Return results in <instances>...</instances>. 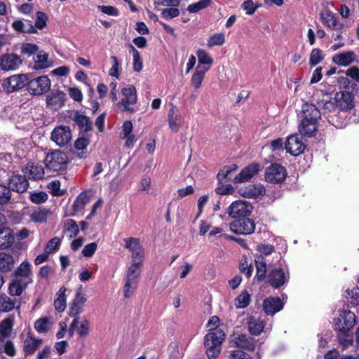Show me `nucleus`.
Wrapping results in <instances>:
<instances>
[{
    "label": "nucleus",
    "instance_id": "nucleus-2",
    "mask_svg": "<svg viewBox=\"0 0 359 359\" xmlns=\"http://www.w3.org/2000/svg\"><path fill=\"white\" fill-rule=\"evenodd\" d=\"M225 339V334L222 330L207 333L203 339L206 354L209 359L215 358L221 352V346Z\"/></svg>",
    "mask_w": 359,
    "mask_h": 359
},
{
    "label": "nucleus",
    "instance_id": "nucleus-27",
    "mask_svg": "<svg viewBox=\"0 0 359 359\" xmlns=\"http://www.w3.org/2000/svg\"><path fill=\"white\" fill-rule=\"evenodd\" d=\"M34 60V64L33 68L36 70H41L53 66L52 62L48 60V53L44 51H39Z\"/></svg>",
    "mask_w": 359,
    "mask_h": 359
},
{
    "label": "nucleus",
    "instance_id": "nucleus-23",
    "mask_svg": "<svg viewBox=\"0 0 359 359\" xmlns=\"http://www.w3.org/2000/svg\"><path fill=\"white\" fill-rule=\"evenodd\" d=\"M168 119L170 129L173 132H178L180 128L181 114L176 106L172 104L168 111Z\"/></svg>",
    "mask_w": 359,
    "mask_h": 359
},
{
    "label": "nucleus",
    "instance_id": "nucleus-56",
    "mask_svg": "<svg viewBox=\"0 0 359 359\" xmlns=\"http://www.w3.org/2000/svg\"><path fill=\"white\" fill-rule=\"evenodd\" d=\"M90 322L84 318L80 323V325L77 327V333L80 337H84L88 334L89 332Z\"/></svg>",
    "mask_w": 359,
    "mask_h": 359
},
{
    "label": "nucleus",
    "instance_id": "nucleus-36",
    "mask_svg": "<svg viewBox=\"0 0 359 359\" xmlns=\"http://www.w3.org/2000/svg\"><path fill=\"white\" fill-rule=\"evenodd\" d=\"M50 214V210L45 208H39L34 210L30 215V218L32 221L37 223H43L46 222L48 215Z\"/></svg>",
    "mask_w": 359,
    "mask_h": 359
},
{
    "label": "nucleus",
    "instance_id": "nucleus-6",
    "mask_svg": "<svg viewBox=\"0 0 359 359\" xmlns=\"http://www.w3.org/2000/svg\"><path fill=\"white\" fill-rule=\"evenodd\" d=\"M253 207L248 201L238 200L233 202L228 208V214L235 219L249 216L252 212Z\"/></svg>",
    "mask_w": 359,
    "mask_h": 359
},
{
    "label": "nucleus",
    "instance_id": "nucleus-5",
    "mask_svg": "<svg viewBox=\"0 0 359 359\" xmlns=\"http://www.w3.org/2000/svg\"><path fill=\"white\" fill-rule=\"evenodd\" d=\"M229 226L231 231L236 234L249 235L255 231V223L247 216L234 219Z\"/></svg>",
    "mask_w": 359,
    "mask_h": 359
},
{
    "label": "nucleus",
    "instance_id": "nucleus-26",
    "mask_svg": "<svg viewBox=\"0 0 359 359\" xmlns=\"http://www.w3.org/2000/svg\"><path fill=\"white\" fill-rule=\"evenodd\" d=\"M248 329L252 335H259L264 328V323L262 320L250 316L247 320Z\"/></svg>",
    "mask_w": 359,
    "mask_h": 359
},
{
    "label": "nucleus",
    "instance_id": "nucleus-19",
    "mask_svg": "<svg viewBox=\"0 0 359 359\" xmlns=\"http://www.w3.org/2000/svg\"><path fill=\"white\" fill-rule=\"evenodd\" d=\"M239 194L245 198H257L265 194L266 190L262 185L249 184L241 187L238 191Z\"/></svg>",
    "mask_w": 359,
    "mask_h": 359
},
{
    "label": "nucleus",
    "instance_id": "nucleus-11",
    "mask_svg": "<svg viewBox=\"0 0 359 359\" xmlns=\"http://www.w3.org/2000/svg\"><path fill=\"white\" fill-rule=\"evenodd\" d=\"M71 139L72 131L69 126L56 127L51 133V140L60 147L67 145Z\"/></svg>",
    "mask_w": 359,
    "mask_h": 359
},
{
    "label": "nucleus",
    "instance_id": "nucleus-45",
    "mask_svg": "<svg viewBox=\"0 0 359 359\" xmlns=\"http://www.w3.org/2000/svg\"><path fill=\"white\" fill-rule=\"evenodd\" d=\"M48 194L44 191H32L29 193L31 201L35 204H41L48 200Z\"/></svg>",
    "mask_w": 359,
    "mask_h": 359
},
{
    "label": "nucleus",
    "instance_id": "nucleus-40",
    "mask_svg": "<svg viewBox=\"0 0 359 359\" xmlns=\"http://www.w3.org/2000/svg\"><path fill=\"white\" fill-rule=\"evenodd\" d=\"M14 260L12 255L5 252H0V271H8L13 266Z\"/></svg>",
    "mask_w": 359,
    "mask_h": 359
},
{
    "label": "nucleus",
    "instance_id": "nucleus-28",
    "mask_svg": "<svg viewBox=\"0 0 359 359\" xmlns=\"http://www.w3.org/2000/svg\"><path fill=\"white\" fill-rule=\"evenodd\" d=\"M73 120L77 124L81 131L88 133L92 130L93 123L88 116L81 114L76 111Z\"/></svg>",
    "mask_w": 359,
    "mask_h": 359
},
{
    "label": "nucleus",
    "instance_id": "nucleus-31",
    "mask_svg": "<svg viewBox=\"0 0 359 359\" xmlns=\"http://www.w3.org/2000/svg\"><path fill=\"white\" fill-rule=\"evenodd\" d=\"M209 69V67L204 66H197L195 72L192 75L191 83L195 88H199L203 81L205 72Z\"/></svg>",
    "mask_w": 359,
    "mask_h": 359
},
{
    "label": "nucleus",
    "instance_id": "nucleus-17",
    "mask_svg": "<svg viewBox=\"0 0 359 359\" xmlns=\"http://www.w3.org/2000/svg\"><path fill=\"white\" fill-rule=\"evenodd\" d=\"M22 64V60L15 54H4L1 57L0 65L3 70L10 71L18 69Z\"/></svg>",
    "mask_w": 359,
    "mask_h": 359
},
{
    "label": "nucleus",
    "instance_id": "nucleus-32",
    "mask_svg": "<svg viewBox=\"0 0 359 359\" xmlns=\"http://www.w3.org/2000/svg\"><path fill=\"white\" fill-rule=\"evenodd\" d=\"M46 24H12V27L18 32L35 33L37 29H42Z\"/></svg>",
    "mask_w": 359,
    "mask_h": 359
},
{
    "label": "nucleus",
    "instance_id": "nucleus-55",
    "mask_svg": "<svg viewBox=\"0 0 359 359\" xmlns=\"http://www.w3.org/2000/svg\"><path fill=\"white\" fill-rule=\"evenodd\" d=\"M347 298L350 299V303L353 306L359 304V288L354 287L352 290L346 291Z\"/></svg>",
    "mask_w": 359,
    "mask_h": 359
},
{
    "label": "nucleus",
    "instance_id": "nucleus-57",
    "mask_svg": "<svg viewBox=\"0 0 359 359\" xmlns=\"http://www.w3.org/2000/svg\"><path fill=\"white\" fill-rule=\"evenodd\" d=\"M339 83L341 88L345 89H351L353 90L357 89V84L353 82L348 77L341 76L339 78Z\"/></svg>",
    "mask_w": 359,
    "mask_h": 359
},
{
    "label": "nucleus",
    "instance_id": "nucleus-54",
    "mask_svg": "<svg viewBox=\"0 0 359 359\" xmlns=\"http://www.w3.org/2000/svg\"><path fill=\"white\" fill-rule=\"evenodd\" d=\"M13 326V320L11 318H6L2 320L0 325V332L1 335L4 338L6 337Z\"/></svg>",
    "mask_w": 359,
    "mask_h": 359
},
{
    "label": "nucleus",
    "instance_id": "nucleus-30",
    "mask_svg": "<svg viewBox=\"0 0 359 359\" xmlns=\"http://www.w3.org/2000/svg\"><path fill=\"white\" fill-rule=\"evenodd\" d=\"M14 242V236L11 229L4 227L0 229V249L11 247Z\"/></svg>",
    "mask_w": 359,
    "mask_h": 359
},
{
    "label": "nucleus",
    "instance_id": "nucleus-7",
    "mask_svg": "<svg viewBox=\"0 0 359 359\" xmlns=\"http://www.w3.org/2000/svg\"><path fill=\"white\" fill-rule=\"evenodd\" d=\"M29 93L34 95H41L50 88V81L47 76H39L27 82Z\"/></svg>",
    "mask_w": 359,
    "mask_h": 359
},
{
    "label": "nucleus",
    "instance_id": "nucleus-39",
    "mask_svg": "<svg viewBox=\"0 0 359 359\" xmlns=\"http://www.w3.org/2000/svg\"><path fill=\"white\" fill-rule=\"evenodd\" d=\"M256 269H257V274L256 278L257 281L262 282L266 276V263L264 260V257H258L257 259L255 260Z\"/></svg>",
    "mask_w": 359,
    "mask_h": 359
},
{
    "label": "nucleus",
    "instance_id": "nucleus-34",
    "mask_svg": "<svg viewBox=\"0 0 359 359\" xmlns=\"http://www.w3.org/2000/svg\"><path fill=\"white\" fill-rule=\"evenodd\" d=\"M142 263L141 261L133 260L131 265L128 267L126 279L129 280L137 281L140 274V267Z\"/></svg>",
    "mask_w": 359,
    "mask_h": 359
},
{
    "label": "nucleus",
    "instance_id": "nucleus-24",
    "mask_svg": "<svg viewBox=\"0 0 359 359\" xmlns=\"http://www.w3.org/2000/svg\"><path fill=\"white\" fill-rule=\"evenodd\" d=\"M20 301L16 297L11 298L6 294L0 295V311L8 312L14 309H18Z\"/></svg>",
    "mask_w": 359,
    "mask_h": 359
},
{
    "label": "nucleus",
    "instance_id": "nucleus-58",
    "mask_svg": "<svg viewBox=\"0 0 359 359\" xmlns=\"http://www.w3.org/2000/svg\"><path fill=\"white\" fill-rule=\"evenodd\" d=\"M48 318H43L36 320L34 328L39 332H46L48 330Z\"/></svg>",
    "mask_w": 359,
    "mask_h": 359
},
{
    "label": "nucleus",
    "instance_id": "nucleus-46",
    "mask_svg": "<svg viewBox=\"0 0 359 359\" xmlns=\"http://www.w3.org/2000/svg\"><path fill=\"white\" fill-rule=\"evenodd\" d=\"M20 52L29 57L39 52V46L34 43H25L21 46Z\"/></svg>",
    "mask_w": 359,
    "mask_h": 359
},
{
    "label": "nucleus",
    "instance_id": "nucleus-42",
    "mask_svg": "<svg viewBox=\"0 0 359 359\" xmlns=\"http://www.w3.org/2000/svg\"><path fill=\"white\" fill-rule=\"evenodd\" d=\"M198 58V63L197 66H203L208 65L210 66L213 63V60L210 54L205 50L199 49L196 53Z\"/></svg>",
    "mask_w": 359,
    "mask_h": 359
},
{
    "label": "nucleus",
    "instance_id": "nucleus-8",
    "mask_svg": "<svg viewBox=\"0 0 359 359\" xmlns=\"http://www.w3.org/2000/svg\"><path fill=\"white\" fill-rule=\"evenodd\" d=\"M355 323V316L350 311H344L338 318H334L335 329L342 333H347Z\"/></svg>",
    "mask_w": 359,
    "mask_h": 359
},
{
    "label": "nucleus",
    "instance_id": "nucleus-4",
    "mask_svg": "<svg viewBox=\"0 0 359 359\" xmlns=\"http://www.w3.org/2000/svg\"><path fill=\"white\" fill-rule=\"evenodd\" d=\"M121 93L124 97L120 102L117 104L118 109L121 111H128L133 114L135 109L130 107L136 104L137 101V90L134 86L130 85L128 87L123 88L121 90Z\"/></svg>",
    "mask_w": 359,
    "mask_h": 359
},
{
    "label": "nucleus",
    "instance_id": "nucleus-62",
    "mask_svg": "<svg viewBox=\"0 0 359 359\" xmlns=\"http://www.w3.org/2000/svg\"><path fill=\"white\" fill-rule=\"evenodd\" d=\"M231 172L230 166H224L217 174V179L219 183H222L223 181H229V175Z\"/></svg>",
    "mask_w": 359,
    "mask_h": 359
},
{
    "label": "nucleus",
    "instance_id": "nucleus-38",
    "mask_svg": "<svg viewBox=\"0 0 359 359\" xmlns=\"http://www.w3.org/2000/svg\"><path fill=\"white\" fill-rule=\"evenodd\" d=\"M14 276H22L25 278H32V271L30 263L27 261L22 262L14 271Z\"/></svg>",
    "mask_w": 359,
    "mask_h": 359
},
{
    "label": "nucleus",
    "instance_id": "nucleus-64",
    "mask_svg": "<svg viewBox=\"0 0 359 359\" xmlns=\"http://www.w3.org/2000/svg\"><path fill=\"white\" fill-rule=\"evenodd\" d=\"M230 359H251L250 356L246 353L239 351L233 350L230 352Z\"/></svg>",
    "mask_w": 359,
    "mask_h": 359
},
{
    "label": "nucleus",
    "instance_id": "nucleus-3",
    "mask_svg": "<svg viewBox=\"0 0 359 359\" xmlns=\"http://www.w3.org/2000/svg\"><path fill=\"white\" fill-rule=\"evenodd\" d=\"M69 163L67 154L60 150L48 153L44 159L46 168L50 171L60 172L66 170Z\"/></svg>",
    "mask_w": 359,
    "mask_h": 359
},
{
    "label": "nucleus",
    "instance_id": "nucleus-13",
    "mask_svg": "<svg viewBox=\"0 0 359 359\" xmlns=\"http://www.w3.org/2000/svg\"><path fill=\"white\" fill-rule=\"evenodd\" d=\"M261 170L260 164L252 163L244 168L233 180L234 183H243L249 181L258 174Z\"/></svg>",
    "mask_w": 359,
    "mask_h": 359
},
{
    "label": "nucleus",
    "instance_id": "nucleus-51",
    "mask_svg": "<svg viewBox=\"0 0 359 359\" xmlns=\"http://www.w3.org/2000/svg\"><path fill=\"white\" fill-rule=\"evenodd\" d=\"M323 59V56L322 55V50L319 48H314L312 50L311 55L309 62L311 66H316L318 63H320Z\"/></svg>",
    "mask_w": 359,
    "mask_h": 359
},
{
    "label": "nucleus",
    "instance_id": "nucleus-21",
    "mask_svg": "<svg viewBox=\"0 0 359 359\" xmlns=\"http://www.w3.org/2000/svg\"><path fill=\"white\" fill-rule=\"evenodd\" d=\"M233 342L236 347L249 351H254L256 346L255 339L245 334H239Z\"/></svg>",
    "mask_w": 359,
    "mask_h": 359
},
{
    "label": "nucleus",
    "instance_id": "nucleus-10",
    "mask_svg": "<svg viewBox=\"0 0 359 359\" xmlns=\"http://www.w3.org/2000/svg\"><path fill=\"white\" fill-rule=\"evenodd\" d=\"M27 80L25 74H15L4 80L2 87L6 92L11 93L24 88Z\"/></svg>",
    "mask_w": 359,
    "mask_h": 359
},
{
    "label": "nucleus",
    "instance_id": "nucleus-44",
    "mask_svg": "<svg viewBox=\"0 0 359 359\" xmlns=\"http://www.w3.org/2000/svg\"><path fill=\"white\" fill-rule=\"evenodd\" d=\"M65 231L71 232L70 238L76 237L79 232L76 222L72 219H67L65 223Z\"/></svg>",
    "mask_w": 359,
    "mask_h": 359
},
{
    "label": "nucleus",
    "instance_id": "nucleus-25",
    "mask_svg": "<svg viewBox=\"0 0 359 359\" xmlns=\"http://www.w3.org/2000/svg\"><path fill=\"white\" fill-rule=\"evenodd\" d=\"M65 95L62 90L52 91L46 96L47 105L61 107L64 104Z\"/></svg>",
    "mask_w": 359,
    "mask_h": 359
},
{
    "label": "nucleus",
    "instance_id": "nucleus-33",
    "mask_svg": "<svg viewBox=\"0 0 359 359\" xmlns=\"http://www.w3.org/2000/svg\"><path fill=\"white\" fill-rule=\"evenodd\" d=\"M66 288L63 286L60 287L58 292L56 293V298L54 301V306L55 310L58 312H62L66 309Z\"/></svg>",
    "mask_w": 359,
    "mask_h": 359
},
{
    "label": "nucleus",
    "instance_id": "nucleus-63",
    "mask_svg": "<svg viewBox=\"0 0 359 359\" xmlns=\"http://www.w3.org/2000/svg\"><path fill=\"white\" fill-rule=\"evenodd\" d=\"M163 17L166 20H170L180 14L179 9L175 7H170L164 9L161 13Z\"/></svg>",
    "mask_w": 359,
    "mask_h": 359
},
{
    "label": "nucleus",
    "instance_id": "nucleus-16",
    "mask_svg": "<svg viewBox=\"0 0 359 359\" xmlns=\"http://www.w3.org/2000/svg\"><path fill=\"white\" fill-rule=\"evenodd\" d=\"M29 187V182L25 175H15L9 178L8 188L10 191L18 193L25 192Z\"/></svg>",
    "mask_w": 359,
    "mask_h": 359
},
{
    "label": "nucleus",
    "instance_id": "nucleus-9",
    "mask_svg": "<svg viewBox=\"0 0 359 359\" xmlns=\"http://www.w3.org/2000/svg\"><path fill=\"white\" fill-rule=\"evenodd\" d=\"M286 177V169L278 163L271 164L265 172V180L269 183H281L285 180Z\"/></svg>",
    "mask_w": 359,
    "mask_h": 359
},
{
    "label": "nucleus",
    "instance_id": "nucleus-35",
    "mask_svg": "<svg viewBox=\"0 0 359 359\" xmlns=\"http://www.w3.org/2000/svg\"><path fill=\"white\" fill-rule=\"evenodd\" d=\"M41 339H36L32 337H27L24 341L23 350L26 355H32L41 344Z\"/></svg>",
    "mask_w": 359,
    "mask_h": 359
},
{
    "label": "nucleus",
    "instance_id": "nucleus-29",
    "mask_svg": "<svg viewBox=\"0 0 359 359\" xmlns=\"http://www.w3.org/2000/svg\"><path fill=\"white\" fill-rule=\"evenodd\" d=\"M355 58V55L352 51L343 52L335 55L332 61L340 66H348L352 63Z\"/></svg>",
    "mask_w": 359,
    "mask_h": 359
},
{
    "label": "nucleus",
    "instance_id": "nucleus-1",
    "mask_svg": "<svg viewBox=\"0 0 359 359\" xmlns=\"http://www.w3.org/2000/svg\"><path fill=\"white\" fill-rule=\"evenodd\" d=\"M301 122L299 131L302 136L311 137L316 135L318 130V121L321 113L315 104L305 103L302 107Z\"/></svg>",
    "mask_w": 359,
    "mask_h": 359
},
{
    "label": "nucleus",
    "instance_id": "nucleus-12",
    "mask_svg": "<svg viewBox=\"0 0 359 359\" xmlns=\"http://www.w3.org/2000/svg\"><path fill=\"white\" fill-rule=\"evenodd\" d=\"M290 275L280 268L271 270L268 275V281L273 288H279L288 282Z\"/></svg>",
    "mask_w": 359,
    "mask_h": 359
},
{
    "label": "nucleus",
    "instance_id": "nucleus-52",
    "mask_svg": "<svg viewBox=\"0 0 359 359\" xmlns=\"http://www.w3.org/2000/svg\"><path fill=\"white\" fill-rule=\"evenodd\" d=\"M323 22H338L337 14L333 13L331 11L325 9L320 13Z\"/></svg>",
    "mask_w": 359,
    "mask_h": 359
},
{
    "label": "nucleus",
    "instance_id": "nucleus-60",
    "mask_svg": "<svg viewBox=\"0 0 359 359\" xmlns=\"http://www.w3.org/2000/svg\"><path fill=\"white\" fill-rule=\"evenodd\" d=\"M110 59L113 62V65L109 71V74L111 76L118 79V77H119L118 68L120 66L117 57H116V56H111Z\"/></svg>",
    "mask_w": 359,
    "mask_h": 359
},
{
    "label": "nucleus",
    "instance_id": "nucleus-61",
    "mask_svg": "<svg viewBox=\"0 0 359 359\" xmlns=\"http://www.w3.org/2000/svg\"><path fill=\"white\" fill-rule=\"evenodd\" d=\"M61 243V239L57 237H54L52 239H50L47 245H46V252L47 253H52L58 247L60 246Z\"/></svg>",
    "mask_w": 359,
    "mask_h": 359
},
{
    "label": "nucleus",
    "instance_id": "nucleus-47",
    "mask_svg": "<svg viewBox=\"0 0 359 359\" xmlns=\"http://www.w3.org/2000/svg\"><path fill=\"white\" fill-rule=\"evenodd\" d=\"M224 42V34L223 33H217L209 38L207 45L209 48H211L215 46H222Z\"/></svg>",
    "mask_w": 359,
    "mask_h": 359
},
{
    "label": "nucleus",
    "instance_id": "nucleus-41",
    "mask_svg": "<svg viewBox=\"0 0 359 359\" xmlns=\"http://www.w3.org/2000/svg\"><path fill=\"white\" fill-rule=\"evenodd\" d=\"M250 302V296L248 291L242 292L235 299V306L238 309L247 307Z\"/></svg>",
    "mask_w": 359,
    "mask_h": 359
},
{
    "label": "nucleus",
    "instance_id": "nucleus-14",
    "mask_svg": "<svg viewBox=\"0 0 359 359\" xmlns=\"http://www.w3.org/2000/svg\"><path fill=\"white\" fill-rule=\"evenodd\" d=\"M334 100L337 106L342 111H346L353 107V95L348 91H339L335 94Z\"/></svg>",
    "mask_w": 359,
    "mask_h": 359
},
{
    "label": "nucleus",
    "instance_id": "nucleus-48",
    "mask_svg": "<svg viewBox=\"0 0 359 359\" xmlns=\"http://www.w3.org/2000/svg\"><path fill=\"white\" fill-rule=\"evenodd\" d=\"M5 353L9 356H15L16 354V349L13 343L10 341H4L3 344H1L0 353Z\"/></svg>",
    "mask_w": 359,
    "mask_h": 359
},
{
    "label": "nucleus",
    "instance_id": "nucleus-43",
    "mask_svg": "<svg viewBox=\"0 0 359 359\" xmlns=\"http://www.w3.org/2000/svg\"><path fill=\"white\" fill-rule=\"evenodd\" d=\"M212 3V0H199L197 2L189 5L187 11L190 13H196L200 10L207 8Z\"/></svg>",
    "mask_w": 359,
    "mask_h": 359
},
{
    "label": "nucleus",
    "instance_id": "nucleus-37",
    "mask_svg": "<svg viewBox=\"0 0 359 359\" xmlns=\"http://www.w3.org/2000/svg\"><path fill=\"white\" fill-rule=\"evenodd\" d=\"M90 196L86 192H81L76 198L72 205L74 212H79L83 210L85 205L89 202Z\"/></svg>",
    "mask_w": 359,
    "mask_h": 359
},
{
    "label": "nucleus",
    "instance_id": "nucleus-18",
    "mask_svg": "<svg viewBox=\"0 0 359 359\" xmlns=\"http://www.w3.org/2000/svg\"><path fill=\"white\" fill-rule=\"evenodd\" d=\"M262 306L267 315L273 316L283 308V303L278 297H270L264 300Z\"/></svg>",
    "mask_w": 359,
    "mask_h": 359
},
{
    "label": "nucleus",
    "instance_id": "nucleus-15",
    "mask_svg": "<svg viewBox=\"0 0 359 359\" xmlns=\"http://www.w3.org/2000/svg\"><path fill=\"white\" fill-rule=\"evenodd\" d=\"M285 149L290 154L297 156L304 151L305 146L297 135H291L285 142Z\"/></svg>",
    "mask_w": 359,
    "mask_h": 359
},
{
    "label": "nucleus",
    "instance_id": "nucleus-20",
    "mask_svg": "<svg viewBox=\"0 0 359 359\" xmlns=\"http://www.w3.org/2000/svg\"><path fill=\"white\" fill-rule=\"evenodd\" d=\"M124 241L126 242V248L132 251L133 260L139 259V261L142 262V259L144 257V248L140 245L139 239L128 238H126Z\"/></svg>",
    "mask_w": 359,
    "mask_h": 359
},
{
    "label": "nucleus",
    "instance_id": "nucleus-53",
    "mask_svg": "<svg viewBox=\"0 0 359 359\" xmlns=\"http://www.w3.org/2000/svg\"><path fill=\"white\" fill-rule=\"evenodd\" d=\"M11 198L10 189L4 185L0 184V204L4 205L9 202Z\"/></svg>",
    "mask_w": 359,
    "mask_h": 359
},
{
    "label": "nucleus",
    "instance_id": "nucleus-49",
    "mask_svg": "<svg viewBox=\"0 0 359 359\" xmlns=\"http://www.w3.org/2000/svg\"><path fill=\"white\" fill-rule=\"evenodd\" d=\"M137 281L129 280L126 279V283L123 287V295L126 298H129L132 296L133 292L137 288Z\"/></svg>",
    "mask_w": 359,
    "mask_h": 359
},
{
    "label": "nucleus",
    "instance_id": "nucleus-22",
    "mask_svg": "<svg viewBox=\"0 0 359 359\" xmlns=\"http://www.w3.org/2000/svg\"><path fill=\"white\" fill-rule=\"evenodd\" d=\"M24 175L29 179L39 180L43 177L44 169L41 165L28 163L22 170Z\"/></svg>",
    "mask_w": 359,
    "mask_h": 359
},
{
    "label": "nucleus",
    "instance_id": "nucleus-50",
    "mask_svg": "<svg viewBox=\"0 0 359 359\" xmlns=\"http://www.w3.org/2000/svg\"><path fill=\"white\" fill-rule=\"evenodd\" d=\"M131 52L133 53V69L135 72H140L142 69V63L140 57V55L137 50L133 46H130Z\"/></svg>",
    "mask_w": 359,
    "mask_h": 359
},
{
    "label": "nucleus",
    "instance_id": "nucleus-59",
    "mask_svg": "<svg viewBox=\"0 0 359 359\" xmlns=\"http://www.w3.org/2000/svg\"><path fill=\"white\" fill-rule=\"evenodd\" d=\"M83 306L76 304L72 302L70 308L69 314L71 317L74 318V319H76L77 321H79V314L83 312Z\"/></svg>",
    "mask_w": 359,
    "mask_h": 359
}]
</instances>
